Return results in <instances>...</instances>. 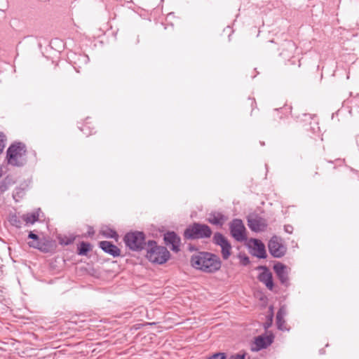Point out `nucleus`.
I'll return each instance as SVG.
<instances>
[{"instance_id":"nucleus-1","label":"nucleus","mask_w":359,"mask_h":359,"mask_svg":"<svg viewBox=\"0 0 359 359\" xmlns=\"http://www.w3.org/2000/svg\"><path fill=\"white\" fill-rule=\"evenodd\" d=\"M190 262L194 269L207 273H214L222 266L220 258L208 252H198L193 255Z\"/></svg>"},{"instance_id":"nucleus-2","label":"nucleus","mask_w":359,"mask_h":359,"mask_svg":"<svg viewBox=\"0 0 359 359\" xmlns=\"http://www.w3.org/2000/svg\"><path fill=\"white\" fill-rule=\"evenodd\" d=\"M27 149L25 144L15 142L7 149L6 158L8 163L13 166L22 167L27 162Z\"/></svg>"},{"instance_id":"nucleus-3","label":"nucleus","mask_w":359,"mask_h":359,"mask_svg":"<svg viewBox=\"0 0 359 359\" xmlns=\"http://www.w3.org/2000/svg\"><path fill=\"white\" fill-rule=\"evenodd\" d=\"M147 257L152 263L162 264L170 257V252L165 247L158 246L155 241L147 243Z\"/></svg>"},{"instance_id":"nucleus-4","label":"nucleus","mask_w":359,"mask_h":359,"mask_svg":"<svg viewBox=\"0 0 359 359\" xmlns=\"http://www.w3.org/2000/svg\"><path fill=\"white\" fill-rule=\"evenodd\" d=\"M211 235L212 230L209 226L196 222L189 226L184 232V238L191 240L208 238Z\"/></svg>"},{"instance_id":"nucleus-5","label":"nucleus","mask_w":359,"mask_h":359,"mask_svg":"<svg viewBox=\"0 0 359 359\" xmlns=\"http://www.w3.org/2000/svg\"><path fill=\"white\" fill-rule=\"evenodd\" d=\"M123 241L126 247L136 252L141 251L146 245L144 233L138 231L127 233L124 236Z\"/></svg>"},{"instance_id":"nucleus-6","label":"nucleus","mask_w":359,"mask_h":359,"mask_svg":"<svg viewBox=\"0 0 359 359\" xmlns=\"http://www.w3.org/2000/svg\"><path fill=\"white\" fill-rule=\"evenodd\" d=\"M270 254L275 258L283 257L287 252V247L283 239L277 236H273L268 243Z\"/></svg>"},{"instance_id":"nucleus-7","label":"nucleus","mask_w":359,"mask_h":359,"mask_svg":"<svg viewBox=\"0 0 359 359\" xmlns=\"http://www.w3.org/2000/svg\"><path fill=\"white\" fill-rule=\"evenodd\" d=\"M229 229L231 236L239 242L247 239L245 227L243 221L240 219H233L229 224Z\"/></svg>"},{"instance_id":"nucleus-8","label":"nucleus","mask_w":359,"mask_h":359,"mask_svg":"<svg viewBox=\"0 0 359 359\" xmlns=\"http://www.w3.org/2000/svg\"><path fill=\"white\" fill-rule=\"evenodd\" d=\"M213 243L221 248V253L223 259H229L231 254V245L228 239L221 233L216 232L213 236Z\"/></svg>"},{"instance_id":"nucleus-9","label":"nucleus","mask_w":359,"mask_h":359,"mask_svg":"<svg viewBox=\"0 0 359 359\" xmlns=\"http://www.w3.org/2000/svg\"><path fill=\"white\" fill-rule=\"evenodd\" d=\"M248 225L249 228L255 232L264 231L268 226L266 220L257 215L248 218Z\"/></svg>"},{"instance_id":"nucleus-10","label":"nucleus","mask_w":359,"mask_h":359,"mask_svg":"<svg viewBox=\"0 0 359 359\" xmlns=\"http://www.w3.org/2000/svg\"><path fill=\"white\" fill-rule=\"evenodd\" d=\"M68 59L72 63L74 69L79 72V69L87 65L89 62V57L83 53H76L72 52L68 55Z\"/></svg>"},{"instance_id":"nucleus-11","label":"nucleus","mask_w":359,"mask_h":359,"mask_svg":"<svg viewBox=\"0 0 359 359\" xmlns=\"http://www.w3.org/2000/svg\"><path fill=\"white\" fill-rule=\"evenodd\" d=\"M273 270L276 273L280 283L285 286L289 285V276L287 267L280 262L274 264Z\"/></svg>"},{"instance_id":"nucleus-12","label":"nucleus","mask_w":359,"mask_h":359,"mask_svg":"<svg viewBox=\"0 0 359 359\" xmlns=\"http://www.w3.org/2000/svg\"><path fill=\"white\" fill-rule=\"evenodd\" d=\"M258 269L263 270V271L259 274L258 280L264 283L269 290H273L274 285L272 273L266 266H259Z\"/></svg>"},{"instance_id":"nucleus-13","label":"nucleus","mask_w":359,"mask_h":359,"mask_svg":"<svg viewBox=\"0 0 359 359\" xmlns=\"http://www.w3.org/2000/svg\"><path fill=\"white\" fill-rule=\"evenodd\" d=\"M296 44L292 41H285L281 46L280 55L285 60H290L294 56Z\"/></svg>"},{"instance_id":"nucleus-14","label":"nucleus","mask_w":359,"mask_h":359,"mask_svg":"<svg viewBox=\"0 0 359 359\" xmlns=\"http://www.w3.org/2000/svg\"><path fill=\"white\" fill-rule=\"evenodd\" d=\"M99 247L106 253L117 257L121 254L120 249L110 241H103L99 243Z\"/></svg>"},{"instance_id":"nucleus-15","label":"nucleus","mask_w":359,"mask_h":359,"mask_svg":"<svg viewBox=\"0 0 359 359\" xmlns=\"http://www.w3.org/2000/svg\"><path fill=\"white\" fill-rule=\"evenodd\" d=\"M164 241L167 245H172V250L175 252L180 250V238L174 231H168L164 235Z\"/></svg>"},{"instance_id":"nucleus-16","label":"nucleus","mask_w":359,"mask_h":359,"mask_svg":"<svg viewBox=\"0 0 359 359\" xmlns=\"http://www.w3.org/2000/svg\"><path fill=\"white\" fill-rule=\"evenodd\" d=\"M273 337L271 335L269 336H258L255 339V348L252 351H259L263 348H267L273 342Z\"/></svg>"},{"instance_id":"nucleus-17","label":"nucleus","mask_w":359,"mask_h":359,"mask_svg":"<svg viewBox=\"0 0 359 359\" xmlns=\"http://www.w3.org/2000/svg\"><path fill=\"white\" fill-rule=\"evenodd\" d=\"M252 242V250L254 251L253 255L260 259H265L267 255L265 249V245H264V243L258 239H253Z\"/></svg>"},{"instance_id":"nucleus-18","label":"nucleus","mask_w":359,"mask_h":359,"mask_svg":"<svg viewBox=\"0 0 359 359\" xmlns=\"http://www.w3.org/2000/svg\"><path fill=\"white\" fill-rule=\"evenodd\" d=\"M226 219L227 217L224 215L219 212H210L208 215V217L207 219L209 223L219 226H222Z\"/></svg>"},{"instance_id":"nucleus-19","label":"nucleus","mask_w":359,"mask_h":359,"mask_svg":"<svg viewBox=\"0 0 359 359\" xmlns=\"http://www.w3.org/2000/svg\"><path fill=\"white\" fill-rule=\"evenodd\" d=\"M286 315V310L284 307L279 309L276 313V324L278 329L282 331L288 330L285 327V320L284 317Z\"/></svg>"},{"instance_id":"nucleus-20","label":"nucleus","mask_w":359,"mask_h":359,"mask_svg":"<svg viewBox=\"0 0 359 359\" xmlns=\"http://www.w3.org/2000/svg\"><path fill=\"white\" fill-rule=\"evenodd\" d=\"M28 238L33 240V241L28 243V245L30 248H33L43 251V243L40 241L38 235L33 233L32 231H30L28 234Z\"/></svg>"},{"instance_id":"nucleus-21","label":"nucleus","mask_w":359,"mask_h":359,"mask_svg":"<svg viewBox=\"0 0 359 359\" xmlns=\"http://www.w3.org/2000/svg\"><path fill=\"white\" fill-rule=\"evenodd\" d=\"M8 220L11 225L18 229L21 228L23 224L22 215L16 213L10 214Z\"/></svg>"},{"instance_id":"nucleus-22","label":"nucleus","mask_w":359,"mask_h":359,"mask_svg":"<svg viewBox=\"0 0 359 359\" xmlns=\"http://www.w3.org/2000/svg\"><path fill=\"white\" fill-rule=\"evenodd\" d=\"M346 102L350 104L351 109H355L359 111V93H355L353 95V92H350V97L346 100Z\"/></svg>"},{"instance_id":"nucleus-23","label":"nucleus","mask_w":359,"mask_h":359,"mask_svg":"<svg viewBox=\"0 0 359 359\" xmlns=\"http://www.w3.org/2000/svg\"><path fill=\"white\" fill-rule=\"evenodd\" d=\"M39 212H34L23 215L22 219L23 222H25L26 224H34L35 222L39 220Z\"/></svg>"},{"instance_id":"nucleus-24","label":"nucleus","mask_w":359,"mask_h":359,"mask_svg":"<svg viewBox=\"0 0 359 359\" xmlns=\"http://www.w3.org/2000/svg\"><path fill=\"white\" fill-rule=\"evenodd\" d=\"M90 249L91 245L90 243L81 242L78 248V254L79 255H86Z\"/></svg>"},{"instance_id":"nucleus-25","label":"nucleus","mask_w":359,"mask_h":359,"mask_svg":"<svg viewBox=\"0 0 359 359\" xmlns=\"http://www.w3.org/2000/svg\"><path fill=\"white\" fill-rule=\"evenodd\" d=\"M75 237L74 236H63L59 238V243L61 245H69L74 243Z\"/></svg>"},{"instance_id":"nucleus-26","label":"nucleus","mask_w":359,"mask_h":359,"mask_svg":"<svg viewBox=\"0 0 359 359\" xmlns=\"http://www.w3.org/2000/svg\"><path fill=\"white\" fill-rule=\"evenodd\" d=\"M102 233L107 238H116L118 237L116 231L111 229L102 230Z\"/></svg>"},{"instance_id":"nucleus-27","label":"nucleus","mask_w":359,"mask_h":359,"mask_svg":"<svg viewBox=\"0 0 359 359\" xmlns=\"http://www.w3.org/2000/svg\"><path fill=\"white\" fill-rule=\"evenodd\" d=\"M206 359H226V354L225 353H215Z\"/></svg>"},{"instance_id":"nucleus-28","label":"nucleus","mask_w":359,"mask_h":359,"mask_svg":"<svg viewBox=\"0 0 359 359\" xmlns=\"http://www.w3.org/2000/svg\"><path fill=\"white\" fill-rule=\"evenodd\" d=\"M6 141V138L5 135L0 132V154L3 152L4 148H5V142Z\"/></svg>"},{"instance_id":"nucleus-29","label":"nucleus","mask_w":359,"mask_h":359,"mask_svg":"<svg viewBox=\"0 0 359 359\" xmlns=\"http://www.w3.org/2000/svg\"><path fill=\"white\" fill-rule=\"evenodd\" d=\"M245 353H237L231 355L229 359H245Z\"/></svg>"},{"instance_id":"nucleus-30","label":"nucleus","mask_w":359,"mask_h":359,"mask_svg":"<svg viewBox=\"0 0 359 359\" xmlns=\"http://www.w3.org/2000/svg\"><path fill=\"white\" fill-rule=\"evenodd\" d=\"M284 230L285 232H287L288 233H292L293 231V226L290 224L285 225Z\"/></svg>"},{"instance_id":"nucleus-31","label":"nucleus","mask_w":359,"mask_h":359,"mask_svg":"<svg viewBox=\"0 0 359 359\" xmlns=\"http://www.w3.org/2000/svg\"><path fill=\"white\" fill-rule=\"evenodd\" d=\"M0 189H1V191H5L7 189V187H6V185L1 184L0 185Z\"/></svg>"},{"instance_id":"nucleus-32","label":"nucleus","mask_w":359,"mask_h":359,"mask_svg":"<svg viewBox=\"0 0 359 359\" xmlns=\"http://www.w3.org/2000/svg\"><path fill=\"white\" fill-rule=\"evenodd\" d=\"M250 263L249 258L248 257H245L243 260V264L246 265Z\"/></svg>"},{"instance_id":"nucleus-33","label":"nucleus","mask_w":359,"mask_h":359,"mask_svg":"<svg viewBox=\"0 0 359 359\" xmlns=\"http://www.w3.org/2000/svg\"><path fill=\"white\" fill-rule=\"evenodd\" d=\"M94 234V231L93 229H90V231H88V235H93Z\"/></svg>"},{"instance_id":"nucleus-34","label":"nucleus","mask_w":359,"mask_h":359,"mask_svg":"<svg viewBox=\"0 0 359 359\" xmlns=\"http://www.w3.org/2000/svg\"><path fill=\"white\" fill-rule=\"evenodd\" d=\"M81 130H82L85 134L88 135V133H87L85 131V130H86V128H82Z\"/></svg>"},{"instance_id":"nucleus-35","label":"nucleus","mask_w":359,"mask_h":359,"mask_svg":"<svg viewBox=\"0 0 359 359\" xmlns=\"http://www.w3.org/2000/svg\"><path fill=\"white\" fill-rule=\"evenodd\" d=\"M284 109H285V110H287V109H291V108H290V107H284Z\"/></svg>"}]
</instances>
